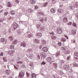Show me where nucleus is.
Wrapping results in <instances>:
<instances>
[{"label":"nucleus","instance_id":"1","mask_svg":"<svg viewBox=\"0 0 78 78\" xmlns=\"http://www.w3.org/2000/svg\"><path fill=\"white\" fill-rule=\"evenodd\" d=\"M63 31L62 29L59 28H57V32L58 34H62L63 33Z\"/></svg>","mask_w":78,"mask_h":78},{"label":"nucleus","instance_id":"2","mask_svg":"<svg viewBox=\"0 0 78 78\" xmlns=\"http://www.w3.org/2000/svg\"><path fill=\"white\" fill-rule=\"evenodd\" d=\"M63 48L65 54H66L67 55L69 54V51L68 50V49L67 48L63 47Z\"/></svg>","mask_w":78,"mask_h":78},{"label":"nucleus","instance_id":"3","mask_svg":"<svg viewBox=\"0 0 78 78\" xmlns=\"http://www.w3.org/2000/svg\"><path fill=\"white\" fill-rule=\"evenodd\" d=\"M78 52H76L74 53V58L76 60H78Z\"/></svg>","mask_w":78,"mask_h":78},{"label":"nucleus","instance_id":"4","mask_svg":"<svg viewBox=\"0 0 78 78\" xmlns=\"http://www.w3.org/2000/svg\"><path fill=\"white\" fill-rule=\"evenodd\" d=\"M50 34L51 35H53L51 37V39L52 40H54V39H56V37L54 36V33L53 32H49Z\"/></svg>","mask_w":78,"mask_h":78},{"label":"nucleus","instance_id":"5","mask_svg":"<svg viewBox=\"0 0 78 78\" xmlns=\"http://www.w3.org/2000/svg\"><path fill=\"white\" fill-rule=\"evenodd\" d=\"M24 73L23 72H20L19 74V76L21 78H23V77L24 76Z\"/></svg>","mask_w":78,"mask_h":78},{"label":"nucleus","instance_id":"6","mask_svg":"<svg viewBox=\"0 0 78 78\" xmlns=\"http://www.w3.org/2000/svg\"><path fill=\"white\" fill-rule=\"evenodd\" d=\"M18 26V24L16 23H13V28L14 29H16Z\"/></svg>","mask_w":78,"mask_h":78},{"label":"nucleus","instance_id":"7","mask_svg":"<svg viewBox=\"0 0 78 78\" xmlns=\"http://www.w3.org/2000/svg\"><path fill=\"white\" fill-rule=\"evenodd\" d=\"M8 54L9 55H10L11 56H13V53H14V51H8Z\"/></svg>","mask_w":78,"mask_h":78},{"label":"nucleus","instance_id":"8","mask_svg":"<svg viewBox=\"0 0 78 78\" xmlns=\"http://www.w3.org/2000/svg\"><path fill=\"white\" fill-rule=\"evenodd\" d=\"M71 32L74 35L76 34V30L75 29H73L71 30Z\"/></svg>","mask_w":78,"mask_h":78},{"label":"nucleus","instance_id":"9","mask_svg":"<svg viewBox=\"0 0 78 78\" xmlns=\"http://www.w3.org/2000/svg\"><path fill=\"white\" fill-rule=\"evenodd\" d=\"M42 35L41 33H37L36 34V36H37L39 37H42Z\"/></svg>","mask_w":78,"mask_h":78},{"label":"nucleus","instance_id":"10","mask_svg":"<svg viewBox=\"0 0 78 78\" xmlns=\"http://www.w3.org/2000/svg\"><path fill=\"white\" fill-rule=\"evenodd\" d=\"M63 21L64 23H66V22H67V18L66 17H64L63 19Z\"/></svg>","mask_w":78,"mask_h":78},{"label":"nucleus","instance_id":"11","mask_svg":"<svg viewBox=\"0 0 78 78\" xmlns=\"http://www.w3.org/2000/svg\"><path fill=\"white\" fill-rule=\"evenodd\" d=\"M43 51H44L45 52H47L48 51V49H47V48L46 47H44L42 49Z\"/></svg>","mask_w":78,"mask_h":78},{"label":"nucleus","instance_id":"12","mask_svg":"<svg viewBox=\"0 0 78 78\" xmlns=\"http://www.w3.org/2000/svg\"><path fill=\"white\" fill-rule=\"evenodd\" d=\"M46 61H47L48 62H50V61H51V57H50L47 58Z\"/></svg>","mask_w":78,"mask_h":78},{"label":"nucleus","instance_id":"13","mask_svg":"<svg viewBox=\"0 0 78 78\" xmlns=\"http://www.w3.org/2000/svg\"><path fill=\"white\" fill-rule=\"evenodd\" d=\"M21 46H23V47H25V46H26V44L25 42H22L21 44Z\"/></svg>","mask_w":78,"mask_h":78},{"label":"nucleus","instance_id":"14","mask_svg":"<svg viewBox=\"0 0 78 78\" xmlns=\"http://www.w3.org/2000/svg\"><path fill=\"white\" fill-rule=\"evenodd\" d=\"M32 78H36V75L34 73H33L31 75Z\"/></svg>","mask_w":78,"mask_h":78},{"label":"nucleus","instance_id":"15","mask_svg":"<svg viewBox=\"0 0 78 78\" xmlns=\"http://www.w3.org/2000/svg\"><path fill=\"white\" fill-rule=\"evenodd\" d=\"M55 11H56V10L53 8L51 9V12L53 13H55Z\"/></svg>","mask_w":78,"mask_h":78},{"label":"nucleus","instance_id":"16","mask_svg":"<svg viewBox=\"0 0 78 78\" xmlns=\"http://www.w3.org/2000/svg\"><path fill=\"white\" fill-rule=\"evenodd\" d=\"M69 69H70V67H69V66L66 65L65 70H69Z\"/></svg>","mask_w":78,"mask_h":78},{"label":"nucleus","instance_id":"17","mask_svg":"<svg viewBox=\"0 0 78 78\" xmlns=\"http://www.w3.org/2000/svg\"><path fill=\"white\" fill-rule=\"evenodd\" d=\"M30 2L31 4H34V3H35V2L34 0H30Z\"/></svg>","mask_w":78,"mask_h":78},{"label":"nucleus","instance_id":"18","mask_svg":"<svg viewBox=\"0 0 78 78\" xmlns=\"http://www.w3.org/2000/svg\"><path fill=\"white\" fill-rule=\"evenodd\" d=\"M74 8H78V3H76L74 5Z\"/></svg>","mask_w":78,"mask_h":78},{"label":"nucleus","instance_id":"19","mask_svg":"<svg viewBox=\"0 0 78 78\" xmlns=\"http://www.w3.org/2000/svg\"><path fill=\"white\" fill-rule=\"evenodd\" d=\"M53 65L54 66L55 68L56 69V68H57L58 64L57 63H53Z\"/></svg>","mask_w":78,"mask_h":78},{"label":"nucleus","instance_id":"20","mask_svg":"<svg viewBox=\"0 0 78 78\" xmlns=\"http://www.w3.org/2000/svg\"><path fill=\"white\" fill-rule=\"evenodd\" d=\"M59 55H60V52L58 51L56 53V56H59Z\"/></svg>","mask_w":78,"mask_h":78},{"label":"nucleus","instance_id":"21","mask_svg":"<svg viewBox=\"0 0 78 78\" xmlns=\"http://www.w3.org/2000/svg\"><path fill=\"white\" fill-rule=\"evenodd\" d=\"M10 12L12 15H14L15 14V12L14 11L12 10L10 11Z\"/></svg>","mask_w":78,"mask_h":78},{"label":"nucleus","instance_id":"22","mask_svg":"<svg viewBox=\"0 0 78 78\" xmlns=\"http://www.w3.org/2000/svg\"><path fill=\"white\" fill-rule=\"evenodd\" d=\"M7 6L8 7H11L12 6V5H11L10 2H9L8 3Z\"/></svg>","mask_w":78,"mask_h":78},{"label":"nucleus","instance_id":"23","mask_svg":"<svg viewBox=\"0 0 78 78\" xmlns=\"http://www.w3.org/2000/svg\"><path fill=\"white\" fill-rule=\"evenodd\" d=\"M41 42L42 44H46V41L43 40H41Z\"/></svg>","mask_w":78,"mask_h":78},{"label":"nucleus","instance_id":"24","mask_svg":"<svg viewBox=\"0 0 78 78\" xmlns=\"http://www.w3.org/2000/svg\"><path fill=\"white\" fill-rule=\"evenodd\" d=\"M41 55L42 57H43V58H44L45 56V53L44 52H42Z\"/></svg>","mask_w":78,"mask_h":78},{"label":"nucleus","instance_id":"25","mask_svg":"<svg viewBox=\"0 0 78 78\" xmlns=\"http://www.w3.org/2000/svg\"><path fill=\"white\" fill-rule=\"evenodd\" d=\"M34 42L35 43H39V40L36 39L34 40Z\"/></svg>","mask_w":78,"mask_h":78},{"label":"nucleus","instance_id":"26","mask_svg":"<svg viewBox=\"0 0 78 78\" xmlns=\"http://www.w3.org/2000/svg\"><path fill=\"white\" fill-rule=\"evenodd\" d=\"M61 41L63 42H66V39L64 38H62L61 39Z\"/></svg>","mask_w":78,"mask_h":78},{"label":"nucleus","instance_id":"27","mask_svg":"<svg viewBox=\"0 0 78 78\" xmlns=\"http://www.w3.org/2000/svg\"><path fill=\"white\" fill-rule=\"evenodd\" d=\"M62 11H63V10L62 9H59L58 10V12H60V13L62 12Z\"/></svg>","mask_w":78,"mask_h":78},{"label":"nucleus","instance_id":"28","mask_svg":"<svg viewBox=\"0 0 78 78\" xmlns=\"http://www.w3.org/2000/svg\"><path fill=\"white\" fill-rule=\"evenodd\" d=\"M73 64V66L74 67H76V66H78V65H77V64H76V63L75 62H74Z\"/></svg>","mask_w":78,"mask_h":78},{"label":"nucleus","instance_id":"29","mask_svg":"<svg viewBox=\"0 0 78 78\" xmlns=\"http://www.w3.org/2000/svg\"><path fill=\"white\" fill-rule=\"evenodd\" d=\"M3 60L5 62H7V59H6V58H5V57L3 58Z\"/></svg>","mask_w":78,"mask_h":78},{"label":"nucleus","instance_id":"30","mask_svg":"<svg viewBox=\"0 0 78 78\" xmlns=\"http://www.w3.org/2000/svg\"><path fill=\"white\" fill-rule=\"evenodd\" d=\"M40 31H44V27H42L41 28H40Z\"/></svg>","mask_w":78,"mask_h":78},{"label":"nucleus","instance_id":"31","mask_svg":"<svg viewBox=\"0 0 78 78\" xmlns=\"http://www.w3.org/2000/svg\"><path fill=\"white\" fill-rule=\"evenodd\" d=\"M17 42V41L16 40H14V41L13 42V43L14 44H16Z\"/></svg>","mask_w":78,"mask_h":78},{"label":"nucleus","instance_id":"32","mask_svg":"<svg viewBox=\"0 0 78 78\" xmlns=\"http://www.w3.org/2000/svg\"><path fill=\"white\" fill-rule=\"evenodd\" d=\"M9 39L10 40V41H12L13 40V37H12V36H10L9 37Z\"/></svg>","mask_w":78,"mask_h":78},{"label":"nucleus","instance_id":"33","mask_svg":"<svg viewBox=\"0 0 78 78\" xmlns=\"http://www.w3.org/2000/svg\"><path fill=\"white\" fill-rule=\"evenodd\" d=\"M14 45H13V44H12L11 46H10V48H12V49H13L14 48Z\"/></svg>","mask_w":78,"mask_h":78},{"label":"nucleus","instance_id":"34","mask_svg":"<svg viewBox=\"0 0 78 78\" xmlns=\"http://www.w3.org/2000/svg\"><path fill=\"white\" fill-rule=\"evenodd\" d=\"M41 27V24H38L37 26V28L38 29V28H40Z\"/></svg>","mask_w":78,"mask_h":78},{"label":"nucleus","instance_id":"35","mask_svg":"<svg viewBox=\"0 0 78 78\" xmlns=\"http://www.w3.org/2000/svg\"><path fill=\"white\" fill-rule=\"evenodd\" d=\"M39 13L40 14H41V15H42L43 16H44V13L41 12H39Z\"/></svg>","mask_w":78,"mask_h":78},{"label":"nucleus","instance_id":"36","mask_svg":"<svg viewBox=\"0 0 78 78\" xmlns=\"http://www.w3.org/2000/svg\"><path fill=\"white\" fill-rule=\"evenodd\" d=\"M73 26L74 27H76V24L75 23H73Z\"/></svg>","mask_w":78,"mask_h":78},{"label":"nucleus","instance_id":"37","mask_svg":"<svg viewBox=\"0 0 78 78\" xmlns=\"http://www.w3.org/2000/svg\"><path fill=\"white\" fill-rule=\"evenodd\" d=\"M5 41V39H1V41L2 42H4Z\"/></svg>","mask_w":78,"mask_h":78},{"label":"nucleus","instance_id":"38","mask_svg":"<svg viewBox=\"0 0 78 78\" xmlns=\"http://www.w3.org/2000/svg\"><path fill=\"white\" fill-rule=\"evenodd\" d=\"M28 37H33V34H29L28 35Z\"/></svg>","mask_w":78,"mask_h":78},{"label":"nucleus","instance_id":"39","mask_svg":"<svg viewBox=\"0 0 78 78\" xmlns=\"http://www.w3.org/2000/svg\"><path fill=\"white\" fill-rule=\"evenodd\" d=\"M48 3L47 2H46L44 4V6H46L47 5Z\"/></svg>","mask_w":78,"mask_h":78},{"label":"nucleus","instance_id":"40","mask_svg":"<svg viewBox=\"0 0 78 78\" xmlns=\"http://www.w3.org/2000/svg\"><path fill=\"white\" fill-rule=\"evenodd\" d=\"M5 72L7 75H9V71L8 70H6Z\"/></svg>","mask_w":78,"mask_h":78},{"label":"nucleus","instance_id":"41","mask_svg":"<svg viewBox=\"0 0 78 78\" xmlns=\"http://www.w3.org/2000/svg\"><path fill=\"white\" fill-rule=\"evenodd\" d=\"M0 56H3V52H2L0 54Z\"/></svg>","mask_w":78,"mask_h":78},{"label":"nucleus","instance_id":"42","mask_svg":"<svg viewBox=\"0 0 78 78\" xmlns=\"http://www.w3.org/2000/svg\"><path fill=\"white\" fill-rule=\"evenodd\" d=\"M58 44L59 46H61V42H59L58 43Z\"/></svg>","mask_w":78,"mask_h":78},{"label":"nucleus","instance_id":"43","mask_svg":"<svg viewBox=\"0 0 78 78\" xmlns=\"http://www.w3.org/2000/svg\"><path fill=\"white\" fill-rule=\"evenodd\" d=\"M46 64V63H45L44 61H43L42 62L41 64V65H43V64Z\"/></svg>","mask_w":78,"mask_h":78},{"label":"nucleus","instance_id":"44","mask_svg":"<svg viewBox=\"0 0 78 78\" xmlns=\"http://www.w3.org/2000/svg\"><path fill=\"white\" fill-rule=\"evenodd\" d=\"M17 64H21L22 63V62H17Z\"/></svg>","mask_w":78,"mask_h":78},{"label":"nucleus","instance_id":"45","mask_svg":"<svg viewBox=\"0 0 78 78\" xmlns=\"http://www.w3.org/2000/svg\"><path fill=\"white\" fill-rule=\"evenodd\" d=\"M33 55L32 54L31 56L30 57V58L32 59V58H33Z\"/></svg>","mask_w":78,"mask_h":78},{"label":"nucleus","instance_id":"46","mask_svg":"<svg viewBox=\"0 0 78 78\" xmlns=\"http://www.w3.org/2000/svg\"><path fill=\"white\" fill-rule=\"evenodd\" d=\"M35 9H38L39 7L37 5H36L35 6Z\"/></svg>","mask_w":78,"mask_h":78},{"label":"nucleus","instance_id":"47","mask_svg":"<svg viewBox=\"0 0 78 78\" xmlns=\"http://www.w3.org/2000/svg\"><path fill=\"white\" fill-rule=\"evenodd\" d=\"M70 8L71 9H73V6H70Z\"/></svg>","mask_w":78,"mask_h":78},{"label":"nucleus","instance_id":"48","mask_svg":"<svg viewBox=\"0 0 78 78\" xmlns=\"http://www.w3.org/2000/svg\"><path fill=\"white\" fill-rule=\"evenodd\" d=\"M26 74L27 75V76H28V77H29V75L30 74L28 73V72H27L26 73Z\"/></svg>","mask_w":78,"mask_h":78},{"label":"nucleus","instance_id":"49","mask_svg":"<svg viewBox=\"0 0 78 78\" xmlns=\"http://www.w3.org/2000/svg\"><path fill=\"white\" fill-rule=\"evenodd\" d=\"M15 2L17 3H19V1H18V0H15Z\"/></svg>","mask_w":78,"mask_h":78},{"label":"nucleus","instance_id":"50","mask_svg":"<svg viewBox=\"0 0 78 78\" xmlns=\"http://www.w3.org/2000/svg\"><path fill=\"white\" fill-rule=\"evenodd\" d=\"M8 14V12H6L5 13L4 15L5 16H7V14Z\"/></svg>","mask_w":78,"mask_h":78},{"label":"nucleus","instance_id":"51","mask_svg":"<svg viewBox=\"0 0 78 78\" xmlns=\"http://www.w3.org/2000/svg\"><path fill=\"white\" fill-rule=\"evenodd\" d=\"M40 22H42L43 21H44V20L43 19V18H42L40 20Z\"/></svg>","mask_w":78,"mask_h":78},{"label":"nucleus","instance_id":"52","mask_svg":"<svg viewBox=\"0 0 78 78\" xmlns=\"http://www.w3.org/2000/svg\"><path fill=\"white\" fill-rule=\"evenodd\" d=\"M69 14V12H67L65 13V14L66 16L67 15H68V14Z\"/></svg>","mask_w":78,"mask_h":78},{"label":"nucleus","instance_id":"53","mask_svg":"<svg viewBox=\"0 0 78 78\" xmlns=\"http://www.w3.org/2000/svg\"><path fill=\"white\" fill-rule=\"evenodd\" d=\"M14 67L15 69H18V68H17V67H16V66H14Z\"/></svg>","mask_w":78,"mask_h":78},{"label":"nucleus","instance_id":"54","mask_svg":"<svg viewBox=\"0 0 78 78\" xmlns=\"http://www.w3.org/2000/svg\"><path fill=\"white\" fill-rule=\"evenodd\" d=\"M72 22H70L68 23V25H71V24H72Z\"/></svg>","mask_w":78,"mask_h":78},{"label":"nucleus","instance_id":"55","mask_svg":"<svg viewBox=\"0 0 78 78\" xmlns=\"http://www.w3.org/2000/svg\"><path fill=\"white\" fill-rule=\"evenodd\" d=\"M65 37L67 39H68V37L67 35H65Z\"/></svg>","mask_w":78,"mask_h":78},{"label":"nucleus","instance_id":"56","mask_svg":"<svg viewBox=\"0 0 78 78\" xmlns=\"http://www.w3.org/2000/svg\"><path fill=\"white\" fill-rule=\"evenodd\" d=\"M69 59H70V57H67V60H69Z\"/></svg>","mask_w":78,"mask_h":78},{"label":"nucleus","instance_id":"57","mask_svg":"<svg viewBox=\"0 0 78 78\" xmlns=\"http://www.w3.org/2000/svg\"><path fill=\"white\" fill-rule=\"evenodd\" d=\"M2 5H0V9H2Z\"/></svg>","mask_w":78,"mask_h":78},{"label":"nucleus","instance_id":"58","mask_svg":"<svg viewBox=\"0 0 78 78\" xmlns=\"http://www.w3.org/2000/svg\"><path fill=\"white\" fill-rule=\"evenodd\" d=\"M44 20L45 21V22H46V21H47V18H45Z\"/></svg>","mask_w":78,"mask_h":78},{"label":"nucleus","instance_id":"59","mask_svg":"<svg viewBox=\"0 0 78 78\" xmlns=\"http://www.w3.org/2000/svg\"><path fill=\"white\" fill-rule=\"evenodd\" d=\"M73 43H75V40H73Z\"/></svg>","mask_w":78,"mask_h":78},{"label":"nucleus","instance_id":"60","mask_svg":"<svg viewBox=\"0 0 78 78\" xmlns=\"http://www.w3.org/2000/svg\"><path fill=\"white\" fill-rule=\"evenodd\" d=\"M62 5H60V7H62Z\"/></svg>","mask_w":78,"mask_h":78},{"label":"nucleus","instance_id":"61","mask_svg":"<svg viewBox=\"0 0 78 78\" xmlns=\"http://www.w3.org/2000/svg\"><path fill=\"white\" fill-rule=\"evenodd\" d=\"M4 67H5V68H6V66L4 65Z\"/></svg>","mask_w":78,"mask_h":78},{"label":"nucleus","instance_id":"62","mask_svg":"<svg viewBox=\"0 0 78 78\" xmlns=\"http://www.w3.org/2000/svg\"><path fill=\"white\" fill-rule=\"evenodd\" d=\"M54 61H52L51 62H50V64H51V62H53Z\"/></svg>","mask_w":78,"mask_h":78},{"label":"nucleus","instance_id":"63","mask_svg":"<svg viewBox=\"0 0 78 78\" xmlns=\"http://www.w3.org/2000/svg\"><path fill=\"white\" fill-rule=\"evenodd\" d=\"M19 30H18V31H17V33H18V34H19Z\"/></svg>","mask_w":78,"mask_h":78},{"label":"nucleus","instance_id":"64","mask_svg":"<svg viewBox=\"0 0 78 78\" xmlns=\"http://www.w3.org/2000/svg\"><path fill=\"white\" fill-rule=\"evenodd\" d=\"M18 59H20V58L18 57Z\"/></svg>","mask_w":78,"mask_h":78}]
</instances>
